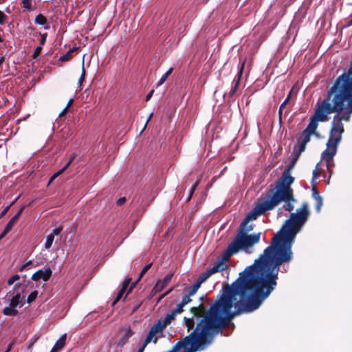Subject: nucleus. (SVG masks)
I'll return each instance as SVG.
<instances>
[{
  "mask_svg": "<svg viewBox=\"0 0 352 352\" xmlns=\"http://www.w3.org/2000/svg\"><path fill=\"white\" fill-rule=\"evenodd\" d=\"M65 168H62L60 170L54 173L50 179L48 185L50 184L56 177L60 175L63 172H65Z\"/></svg>",
  "mask_w": 352,
  "mask_h": 352,
  "instance_id": "obj_32",
  "label": "nucleus"
},
{
  "mask_svg": "<svg viewBox=\"0 0 352 352\" xmlns=\"http://www.w3.org/2000/svg\"><path fill=\"white\" fill-rule=\"evenodd\" d=\"M282 201H285L283 208L286 211L292 212L294 210V202L296 201L294 194H292V199L289 198V199H281V202Z\"/></svg>",
  "mask_w": 352,
  "mask_h": 352,
  "instance_id": "obj_17",
  "label": "nucleus"
},
{
  "mask_svg": "<svg viewBox=\"0 0 352 352\" xmlns=\"http://www.w3.org/2000/svg\"><path fill=\"white\" fill-rule=\"evenodd\" d=\"M199 181L197 180L192 186L190 190V192H189V195H188V197H187L186 199V202H189L190 200L191 199L192 195H193V193L196 189V188L197 187V186L199 185Z\"/></svg>",
  "mask_w": 352,
  "mask_h": 352,
  "instance_id": "obj_28",
  "label": "nucleus"
},
{
  "mask_svg": "<svg viewBox=\"0 0 352 352\" xmlns=\"http://www.w3.org/2000/svg\"><path fill=\"white\" fill-rule=\"evenodd\" d=\"M173 290V288H170V289L167 290L160 298V299L163 298L164 297L166 296L168 294H169Z\"/></svg>",
  "mask_w": 352,
  "mask_h": 352,
  "instance_id": "obj_58",
  "label": "nucleus"
},
{
  "mask_svg": "<svg viewBox=\"0 0 352 352\" xmlns=\"http://www.w3.org/2000/svg\"><path fill=\"white\" fill-rule=\"evenodd\" d=\"M206 330H201V332L197 331L190 332L184 338L179 340L169 352H177L184 348L183 352H197L203 351L208 345L206 344Z\"/></svg>",
  "mask_w": 352,
  "mask_h": 352,
  "instance_id": "obj_6",
  "label": "nucleus"
},
{
  "mask_svg": "<svg viewBox=\"0 0 352 352\" xmlns=\"http://www.w3.org/2000/svg\"><path fill=\"white\" fill-rule=\"evenodd\" d=\"M52 272L50 267L46 268L45 270H38L32 276V279L34 281H38L42 279L44 281H47L52 276Z\"/></svg>",
  "mask_w": 352,
  "mask_h": 352,
  "instance_id": "obj_14",
  "label": "nucleus"
},
{
  "mask_svg": "<svg viewBox=\"0 0 352 352\" xmlns=\"http://www.w3.org/2000/svg\"><path fill=\"white\" fill-rule=\"evenodd\" d=\"M299 157H300L299 155L296 154V156L292 159V162L290 163L292 164V166H294L295 165V164L298 161Z\"/></svg>",
  "mask_w": 352,
  "mask_h": 352,
  "instance_id": "obj_56",
  "label": "nucleus"
},
{
  "mask_svg": "<svg viewBox=\"0 0 352 352\" xmlns=\"http://www.w3.org/2000/svg\"><path fill=\"white\" fill-rule=\"evenodd\" d=\"M154 93V89H151L146 95L145 100L147 102L152 97L153 94Z\"/></svg>",
  "mask_w": 352,
  "mask_h": 352,
  "instance_id": "obj_54",
  "label": "nucleus"
},
{
  "mask_svg": "<svg viewBox=\"0 0 352 352\" xmlns=\"http://www.w3.org/2000/svg\"><path fill=\"white\" fill-rule=\"evenodd\" d=\"M245 62H246V59H244L243 61L239 62V64L238 65L239 71H238L236 76H235V78H234V80L232 81V87L228 93H225L223 94V98L225 100H226V98H232L233 97V96L235 94V93L236 92V90L238 89V87L240 84V81H241V76H242V74L243 72Z\"/></svg>",
  "mask_w": 352,
  "mask_h": 352,
  "instance_id": "obj_11",
  "label": "nucleus"
},
{
  "mask_svg": "<svg viewBox=\"0 0 352 352\" xmlns=\"http://www.w3.org/2000/svg\"><path fill=\"white\" fill-rule=\"evenodd\" d=\"M331 108V106L330 107L329 104H318L317 102L314 114L310 118L309 123L307 128L300 134V142L307 144L310 141L311 135L316 134L318 122H324L328 121L329 113L334 111Z\"/></svg>",
  "mask_w": 352,
  "mask_h": 352,
  "instance_id": "obj_5",
  "label": "nucleus"
},
{
  "mask_svg": "<svg viewBox=\"0 0 352 352\" xmlns=\"http://www.w3.org/2000/svg\"><path fill=\"white\" fill-rule=\"evenodd\" d=\"M173 274H166L163 280H158L153 289L155 292H161L170 282Z\"/></svg>",
  "mask_w": 352,
  "mask_h": 352,
  "instance_id": "obj_15",
  "label": "nucleus"
},
{
  "mask_svg": "<svg viewBox=\"0 0 352 352\" xmlns=\"http://www.w3.org/2000/svg\"><path fill=\"white\" fill-rule=\"evenodd\" d=\"M197 292V289H195L194 287L190 286L188 288V294H187L192 296L195 295Z\"/></svg>",
  "mask_w": 352,
  "mask_h": 352,
  "instance_id": "obj_48",
  "label": "nucleus"
},
{
  "mask_svg": "<svg viewBox=\"0 0 352 352\" xmlns=\"http://www.w3.org/2000/svg\"><path fill=\"white\" fill-rule=\"evenodd\" d=\"M9 232L6 231L5 229L3 230V231L2 232V233L0 234V240L3 239L6 236V234L8 233Z\"/></svg>",
  "mask_w": 352,
  "mask_h": 352,
  "instance_id": "obj_59",
  "label": "nucleus"
},
{
  "mask_svg": "<svg viewBox=\"0 0 352 352\" xmlns=\"http://www.w3.org/2000/svg\"><path fill=\"white\" fill-rule=\"evenodd\" d=\"M190 297L191 296H189L188 294L185 295L182 298V300L180 303L185 306L186 305L188 304L189 302H190L192 301Z\"/></svg>",
  "mask_w": 352,
  "mask_h": 352,
  "instance_id": "obj_37",
  "label": "nucleus"
},
{
  "mask_svg": "<svg viewBox=\"0 0 352 352\" xmlns=\"http://www.w3.org/2000/svg\"><path fill=\"white\" fill-rule=\"evenodd\" d=\"M164 328L161 324V320H159L157 323L152 326L146 337V344H148L151 342L156 343L157 342V335L162 334Z\"/></svg>",
  "mask_w": 352,
  "mask_h": 352,
  "instance_id": "obj_12",
  "label": "nucleus"
},
{
  "mask_svg": "<svg viewBox=\"0 0 352 352\" xmlns=\"http://www.w3.org/2000/svg\"><path fill=\"white\" fill-rule=\"evenodd\" d=\"M85 77V70L84 67H82V74L78 80V84L80 86L82 85V82L84 81Z\"/></svg>",
  "mask_w": 352,
  "mask_h": 352,
  "instance_id": "obj_47",
  "label": "nucleus"
},
{
  "mask_svg": "<svg viewBox=\"0 0 352 352\" xmlns=\"http://www.w3.org/2000/svg\"><path fill=\"white\" fill-rule=\"evenodd\" d=\"M294 166H292L290 164L285 170H288L289 174L291 175V170Z\"/></svg>",
  "mask_w": 352,
  "mask_h": 352,
  "instance_id": "obj_61",
  "label": "nucleus"
},
{
  "mask_svg": "<svg viewBox=\"0 0 352 352\" xmlns=\"http://www.w3.org/2000/svg\"><path fill=\"white\" fill-rule=\"evenodd\" d=\"M168 76L164 74L159 80V82L157 83V86L162 85L167 79Z\"/></svg>",
  "mask_w": 352,
  "mask_h": 352,
  "instance_id": "obj_51",
  "label": "nucleus"
},
{
  "mask_svg": "<svg viewBox=\"0 0 352 352\" xmlns=\"http://www.w3.org/2000/svg\"><path fill=\"white\" fill-rule=\"evenodd\" d=\"M283 109L279 108V109H278V121H279L280 124H281L283 122Z\"/></svg>",
  "mask_w": 352,
  "mask_h": 352,
  "instance_id": "obj_53",
  "label": "nucleus"
},
{
  "mask_svg": "<svg viewBox=\"0 0 352 352\" xmlns=\"http://www.w3.org/2000/svg\"><path fill=\"white\" fill-rule=\"evenodd\" d=\"M68 109H68L67 107H65L62 110V111L59 113L58 117H60H60L64 116L67 113Z\"/></svg>",
  "mask_w": 352,
  "mask_h": 352,
  "instance_id": "obj_55",
  "label": "nucleus"
},
{
  "mask_svg": "<svg viewBox=\"0 0 352 352\" xmlns=\"http://www.w3.org/2000/svg\"><path fill=\"white\" fill-rule=\"evenodd\" d=\"M20 278V276L18 274L13 275L8 280V285H12L15 281Z\"/></svg>",
  "mask_w": 352,
  "mask_h": 352,
  "instance_id": "obj_38",
  "label": "nucleus"
},
{
  "mask_svg": "<svg viewBox=\"0 0 352 352\" xmlns=\"http://www.w3.org/2000/svg\"><path fill=\"white\" fill-rule=\"evenodd\" d=\"M124 292L125 290L120 289V290L118 292L116 298L112 302V307H114L116 305V303L122 298Z\"/></svg>",
  "mask_w": 352,
  "mask_h": 352,
  "instance_id": "obj_27",
  "label": "nucleus"
},
{
  "mask_svg": "<svg viewBox=\"0 0 352 352\" xmlns=\"http://www.w3.org/2000/svg\"><path fill=\"white\" fill-rule=\"evenodd\" d=\"M25 207L24 206H23L22 207H21V208L19 210V211L12 217L13 218H15V219L16 221L19 220L20 216L21 215V214L23 213L24 209H25Z\"/></svg>",
  "mask_w": 352,
  "mask_h": 352,
  "instance_id": "obj_44",
  "label": "nucleus"
},
{
  "mask_svg": "<svg viewBox=\"0 0 352 352\" xmlns=\"http://www.w3.org/2000/svg\"><path fill=\"white\" fill-rule=\"evenodd\" d=\"M131 278H126L123 283H122V289H124V290H126V289L128 288L130 283H131Z\"/></svg>",
  "mask_w": 352,
  "mask_h": 352,
  "instance_id": "obj_40",
  "label": "nucleus"
},
{
  "mask_svg": "<svg viewBox=\"0 0 352 352\" xmlns=\"http://www.w3.org/2000/svg\"><path fill=\"white\" fill-rule=\"evenodd\" d=\"M294 179V177L289 174L288 170H284L282 175L276 182V191L274 193L280 199H292V194H294V190L291 185Z\"/></svg>",
  "mask_w": 352,
  "mask_h": 352,
  "instance_id": "obj_7",
  "label": "nucleus"
},
{
  "mask_svg": "<svg viewBox=\"0 0 352 352\" xmlns=\"http://www.w3.org/2000/svg\"><path fill=\"white\" fill-rule=\"evenodd\" d=\"M290 97H291V93L289 94V95L285 98V100L283 101V102L280 104L279 108L284 109L285 108L286 105L288 104Z\"/></svg>",
  "mask_w": 352,
  "mask_h": 352,
  "instance_id": "obj_46",
  "label": "nucleus"
},
{
  "mask_svg": "<svg viewBox=\"0 0 352 352\" xmlns=\"http://www.w3.org/2000/svg\"><path fill=\"white\" fill-rule=\"evenodd\" d=\"M173 69L171 67V68H170V69H168V70L165 73V74H166L167 76H168L169 75H170V74H171V73L173 72Z\"/></svg>",
  "mask_w": 352,
  "mask_h": 352,
  "instance_id": "obj_62",
  "label": "nucleus"
},
{
  "mask_svg": "<svg viewBox=\"0 0 352 352\" xmlns=\"http://www.w3.org/2000/svg\"><path fill=\"white\" fill-rule=\"evenodd\" d=\"M184 305H183L181 303H179L177 305L176 308L173 309L172 311L177 316V314H181L182 312L184 311Z\"/></svg>",
  "mask_w": 352,
  "mask_h": 352,
  "instance_id": "obj_34",
  "label": "nucleus"
},
{
  "mask_svg": "<svg viewBox=\"0 0 352 352\" xmlns=\"http://www.w3.org/2000/svg\"><path fill=\"white\" fill-rule=\"evenodd\" d=\"M40 336L38 335H34L28 342V349H31L33 345L36 342V341L39 339Z\"/></svg>",
  "mask_w": 352,
  "mask_h": 352,
  "instance_id": "obj_29",
  "label": "nucleus"
},
{
  "mask_svg": "<svg viewBox=\"0 0 352 352\" xmlns=\"http://www.w3.org/2000/svg\"><path fill=\"white\" fill-rule=\"evenodd\" d=\"M175 316L176 315L172 311L170 313L167 314L164 319L163 320H161L162 326L165 329L175 319Z\"/></svg>",
  "mask_w": 352,
  "mask_h": 352,
  "instance_id": "obj_20",
  "label": "nucleus"
},
{
  "mask_svg": "<svg viewBox=\"0 0 352 352\" xmlns=\"http://www.w3.org/2000/svg\"><path fill=\"white\" fill-rule=\"evenodd\" d=\"M280 202L281 199L273 192L265 198L258 199L255 206L261 214H263L266 211L273 210Z\"/></svg>",
  "mask_w": 352,
  "mask_h": 352,
  "instance_id": "obj_9",
  "label": "nucleus"
},
{
  "mask_svg": "<svg viewBox=\"0 0 352 352\" xmlns=\"http://www.w3.org/2000/svg\"><path fill=\"white\" fill-rule=\"evenodd\" d=\"M4 61H5V57L1 56L0 57V66L4 63Z\"/></svg>",
  "mask_w": 352,
  "mask_h": 352,
  "instance_id": "obj_64",
  "label": "nucleus"
},
{
  "mask_svg": "<svg viewBox=\"0 0 352 352\" xmlns=\"http://www.w3.org/2000/svg\"><path fill=\"white\" fill-rule=\"evenodd\" d=\"M54 237H53L52 234H48L46 237V241L45 243V248L46 249H50L52 247V243L54 241Z\"/></svg>",
  "mask_w": 352,
  "mask_h": 352,
  "instance_id": "obj_24",
  "label": "nucleus"
},
{
  "mask_svg": "<svg viewBox=\"0 0 352 352\" xmlns=\"http://www.w3.org/2000/svg\"><path fill=\"white\" fill-rule=\"evenodd\" d=\"M312 196H313L314 199H318L319 197H321V196L320 195L318 191L316 190V188H313Z\"/></svg>",
  "mask_w": 352,
  "mask_h": 352,
  "instance_id": "obj_49",
  "label": "nucleus"
},
{
  "mask_svg": "<svg viewBox=\"0 0 352 352\" xmlns=\"http://www.w3.org/2000/svg\"><path fill=\"white\" fill-rule=\"evenodd\" d=\"M306 145H307V144H305V143H303V142H300L299 147H298V151H297V153H296V155H299V156H300V154H301L303 151H305V148H306Z\"/></svg>",
  "mask_w": 352,
  "mask_h": 352,
  "instance_id": "obj_39",
  "label": "nucleus"
},
{
  "mask_svg": "<svg viewBox=\"0 0 352 352\" xmlns=\"http://www.w3.org/2000/svg\"><path fill=\"white\" fill-rule=\"evenodd\" d=\"M7 19H8V16L6 15L2 11L0 10V25H3Z\"/></svg>",
  "mask_w": 352,
  "mask_h": 352,
  "instance_id": "obj_45",
  "label": "nucleus"
},
{
  "mask_svg": "<svg viewBox=\"0 0 352 352\" xmlns=\"http://www.w3.org/2000/svg\"><path fill=\"white\" fill-rule=\"evenodd\" d=\"M21 3L23 8L27 9L29 11L32 10L31 0H22Z\"/></svg>",
  "mask_w": 352,
  "mask_h": 352,
  "instance_id": "obj_30",
  "label": "nucleus"
},
{
  "mask_svg": "<svg viewBox=\"0 0 352 352\" xmlns=\"http://www.w3.org/2000/svg\"><path fill=\"white\" fill-rule=\"evenodd\" d=\"M319 166H320V164L318 163L316 166V169L313 170V173H312L313 174V177H312L313 182L316 180L319 176V173L318 172V168H319Z\"/></svg>",
  "mask_w": 352,
  "mask_h": 352,
  "instance_id": "obj_42",
  "label": "nucleus"
},
{
  "mask_svg": "<svg viewBox=\"0 0 352 352\" xmlns=\"http://www.w3.org/2000/svg\"><path fill=\"white\" fill-rule=\"evenodd\" d=\"M78 49V48L76 47L71 48L66 54L60 56L58 60L62 62L70 60L73 57V52L76 51Z\"/></svg>",
  "mask_w": 352,
  "mask_h": 352,
  "instance_id": "obj_19",
  "label": "nucleus"
},
{
  "mask_svg": "<svg viewBox=\"0 0 352 352\" xmlns=\"http://www.w3.org/2000/svg\"><path fill=\"white\" fill-rule=\"evenodd\" d=\"M73 103H74V99H72H72H69V101H68V102H67V105H66V107H67V108L69 109V107H70L71 105H72V104H73Z\"/></svg>",
  "mask_w": 352,
  "mask_h": 352,
  "instance_id": "obj_60",
  "label": "nucleus"
},
{
  "mask_svg": "<svg viewBox=\"0 0 352 352\" xmlns=\"http://www.w3.org/2000/svg\"><path fill=\"white\" fill-rule=\"evenodd\" d=\"M18 221L15 219V218L12 217V219L8 221V223L6 224L5 227V230L8 232H10L16 223Z\"/></svg>",
  "mask_w": 352,
  "mask_h": 352,
  "instance_id": "obj_23",
  "label": "nucleus"
},
{
  "mask_svg": "<svg viewBox=\"0 0 352 352\" xmlns=\"http://www.w3.org/2000/svg\"><path fill=\"white\" fill-rule=\"evenodd\" d=\"M309 217V205L304 202L296 212L291 213L283 228L272 238L270 245L250 265L273 290L277 285L280 265L293 259L292 243Z\"/></svg>",
  "mask_w": 352,
  "mask_h": 352,
  "instance_id": "obj_2",
  "label": "nucleus"
},
{
  "mask_svg": "<svg viewBox=\"0 0 352 352\" xmlns=\"http://www.w3.org/2000/svg\"><path fill=\"white\" fill-rule=\"evenodd\" d=\"M352 25V19L349 20L345 27H349Z\"/></svg>",
  "mask_w": 352,
  "mask_h": 352,
  "instance_id": "obj_63",
  "label": "nucleus"
},
{
  "mask_svg": "<svg viewBox=\"0 0 352 352\" xmlns=\"http://www.w3.org/2000/svg\"><path fill=\"white\" fill-rule=\"evenodd\" d=\"M335 82L352 94V72H344Z\"/></svg>",
  "mask_w": 352,
  "mask_h": 352,
  "instance_id": "obj_13",
  "label": "nucleus"
},
{
  "mask_svg": "<svg viewBox=\"0 0 352 352\" xmlns=\"http://www.w3.org/2000/svg\"><path fill=\"white\" fill-rule=\"evenodd\" d=\"M66 338V334L61 336L60 338L56 342L50 352H58L59 350L62 349L65 345Z\"/></svg>",
  "mask_w": 352,
  "mask_h": 352,
  "instance_id": "obj_16",
  "label": "nucleus"
},
{
  "mask_svg": "<svg viewBox=\"0 0 352 352\" xmlns=\"http://www.w3.org/2000/svg\"><path fill=\"white\" fill-rule=\"evenodd\" d=\"M230 247V243L228 246L227 249L224 251L222 258L219 259L217 262H215L213 266L209 269H207L205 272L201 274L208 279L212 274L223 271L224 270L228 268V265L226 264V261L233 254L236 253H232L231 254H228V250Z\"/></svg>",
  "mask_w": 352,
  "mask_h": 352,
  "instance_id": "obj_10",
  "label": "nucleus"
},
{
  "mask_svg": "<svg viewBox=\"0 0 352 352\" xmlns=\"http://www.w3.org/2000/svg\"><path fill=\"white\" fill-rule=\"evenodd\" d=\"M274 290L250 265L239 274L238 278L223 287V293L209 309L203 302L192 307L190 311L196 318H184L188 332H207L206 344L226 328L236 316L257 309Z\"/></svg>",
  "mask_w": 352,
  "mask_h": 352,
  "instance_id": "obj_1",
  "label": "nucleus"
},
{
  "mask_svg": "<svg viewBox=\"0 0 352 352\" xmlns=\"http://www.w3.org/2000/svg\"><path fill=\"white\" fill-rule=\"evenodd\" d=\"M76 154L75 153H72L70 157H69V159L68 160V162L66 163V164L63 167V168H65V170H66L69 166L71 165V164L72 163V162L74 160V159L76 158Z\"/></svg>",
  "mask_w": 352,
  "mask_h": 352,
  "instance_id": "obj_36",
  "label": "nucleus"
},
{
  "mask_svg": "<svg viewBox=\"0 0 352 352\" xmlns=\"http://www.w3.org/2000/svg\"><path fill=\"white\" fill-rule=\"evenodd\" d=\"M151 266H152V263H148V264L146 265L143 267V269L141 270V272H140V274H139V276H138V278L137 280H136L135 283H133L132 284L131 287H130V289H129V292L130 291H131V290H132V289H133V287H134L135 286V285L137 284V283H138V281H140V280L142 279V278L143 277V276H144V275L146 273V272H147V271H148V270L151 267Z\"/></svg>",
  "mask_w": 352,
  "mask_h": 352,
  "instance_id": "obj_18",
  "label": "nucleus"
},
{
  "mask_svg": "<svg viewBox=\"0 0 352 352\" xmlns=\"http://www.w3.org/2000/svg\"><path fill=\"white\" fill-rule=\"evenodd\" d=\"M315 201H316V210L317 212H320L321 208L322 206V204H323L322 198V197H319V198L315 199Z\"/></svg>",
  "mask_w": 352,
  "mask_h": 352,
  "instance_id": "obj_31",
  "label": "nucleus"
},
{
  "mask_svg": "<svg viewBox=\"0 0 352 352\" xmlns=\"http://www.w3.org/2000/svg\"><path fill=\"white\" fill-rule=\"evenodd\" d=\"M261 215H262L261 212L255 206L241 223L236 236L230 243L228 254L237 253L239 250H247L259 242L261 233L248 234V232L253 230V226L248 224Z\"/></svg>",
  "mask_w": 352,
  "mask_h": 352,
  "instance_id": "obj_4",
  "label": "nucleus"
},
{
  "mask_svg": "<svg viewBox=\"0 0 352 352\" xmlns=\"http://www.w3.org/2000/svg\"><path fill=\"white\" fill-rule=\"evenodd\" d=\"M34 23L37 25H44L47 23V20L44 15L39 14L36 16Z\"/></svg>",
  "mask_w": 352,
  "mask_h": 352,
  "instance_id": "obj_21",
  "label": "nucleus"
},
{
  "mask_svg": "<svg viewBox=\"0 0 352 352\" xmlns=\"http://www.w3.org/2000/svg\"><path fill=\"white\" fill-rule=\"evenodd\" d=\"M148 344H146V340H144L142 346L138 349V352H144L145 347Z\"/></svg>",
  "mask_w": 352,
  "mask_h": 352,
  "instance_id": "obj_57",
  "label": "nucleus"
},
{
  "mask_svg": "<svg viewBox=\"0 0 352 352\" xmlns=\"http://www.w3.org/2000/svg\"><path fill=\"white\" fill-rule=\"evenodd\" d=\"M207 278L202 274H201L199 278L197 279L196 282L191 286L195 289L198 290L202 283L205 282Z\"/></svg>",
  "mask_w": 352,
  "mask_h": 352,
  "instance_id": "obj_22",
  "label": "nucleus"
},
{
  "mask_svg": "<svg viewBox=\"0 0 352 352\" xmlns=\"http://www.w3.org/2000/svg\"><path fill=\"white\" fill-rule=\"evenodd\" d=\"M133 334V331L131 329H126L124 334L122 337V341L124 343Z\"/></svg>",
  "mask_w": 352,
  "mask_h": 352,
  "instance_id": "obj_26",
  "label": "nucleus"
},
{
  "mask_svg": "<svg viewBox=\"0 0 352 352\" xmlns=\"http://www.w3.org/2000/svg\"><path fill=\"white\" fill-rule=\"evenodd\" d=\"M42 51V46H38L36 47L33 54L32 55V58L33 59H36L38 56L40 55L41 52Z\"/></svg>",
  "mask_w": 352,
  "mask_h": 352,
  "instance_id": "obj_35",
  "label": "nucleus"
},
{
  "mask_svg": "<svg viewBox=\"0 0 352 352\" xmlns=\"http://www.w3.org/2000/svg\"><path fill=\"white\" fill-rule=\"evenodd\" d=\"M37 296H38V292L36 290L32 292L28 296L27 302L28 304H30L31 302H32L33 301L35 300Z\"/></svg>",
  "mask_w": 352,
  "mask_h": 352,
  "instance_id": "obj_25",
  "label": "nucleus"
},
{
  "mask_svg": "<svg viewBox=\"0 0 352 352\" xmlns=\"http://www.w3.org/2000/svg\"><path fill=\"white\" fill-rule=\"evenodd\" d=\"M126 197H120L117 200L116 204L118 206H122L126 202Z\"/></svg>",
  "mask_w": 352,
  "mask_h": 352,
  "instance_id": "obj_50",
  "label": "nucleus"
},
{
  "mask_svg": "<svg viewBox=\"0 0 352 352\" xmlns=\"http://www.w3.org/2000/svg\"><path fill=\"white\" fill-rule=\"evenodd\" d=\"M62 230H63V227L59 226V227H57V228L53 229L52 232L50 234H52L53 237H54L55 235L60 234V233L61 232Z\"/></svg>",
  "mask_w": 352,
  "mask_h": 352,
  "instance_id": "obj_41",
  "label": "nucleus"
},
{
  "mask_svg": "<svg viewBox=\"0 0 352 352\" xmlns=\"http://www.w3.org/2000/svg\"><path fill=\"white\" fill-rule=\"evenodd\" d=\"M47 33H44L41 35V39L40 41L41 46L45 45V43L46 42V39H47Z\"/></svg>",
  "mask_w": 352,
  "mask_h": 352,
  "instance_id": "obj_52",
  "label": "nucleus"
},
{
  "mask_svg": "<svg viewBox=\"0 0 352 352\" xmlns=\"http://www.w3.org/2000/svg\"><path fill=\"white\" fill-rule=\"evenodd\" d=\"M16 199H15L14 201H13L12 202H11L8 206H6L2 211L0 213V219H1L2 217H3L6 213L8 212V210H10V207L12 206H13L14 204V203L16 202Z\"/></svg>",
  "mask_w": 352,
  "mask_h": 352,
  "instance_id": "obj_33",
  "label": "nucleus"
},
{
  "mask_svg": "<svg viewBox=\"0 0 352 352\" xmlns=\"http://www.w3.org/2000/svg\"><path fill=\"white\" fill-rule=\"evenodd\" d=\"M25 207L24 206H23L22 207H21V208L19 210V211L12 217L13 218H15V219L16 221L19 220L20 216L21 215V214L23 213L24 209H25Z\"/></svg>",
  "mask_w": 352,
  "mask_h": 352,
  "instance_id": "obj_43",
  "label": "nucleus"
},
{
  "mask_svg": "<svg viewBox=\"0 0 352 352\" xmlns=\"http://www.w3.org/2000/svg\"><path fill=\"white\" fill-rule=\"evenodd\" d=\"M25 286L21 284H16L13 289V296L10 300V305L6 307L2 313L8 316H16L19 315V311L16 309V307H21L23 306V300L25 296L21 294L25 289Z\"/></svg>",
  "mask_w": 352,
  "mask_h": 352,
  "instance_id": "obj_8",
  "label": "nucleus"
},
{
  "mask_svg": "<svg viewBox=\"0 0 352 352\" xmlns=\"http://www.w3.org/2000/svg\"><path fill=\"white\" fill-rule=\"evenodd\" d=\"M318 104H329L334 110L330 112L329 115L336 113L332 122L327 148L322 153V158L327 162V170L331 174V162L336 154L338 145L344 131L342 122L349 121L352 115V94L334 82L324 99L322 101H318Z\"/></svg>",
  "mask_w": 352,
  "mask_h": 352,
  "instance_id": "obj_3",
  "label": "nucleus"
}]
</instances>
